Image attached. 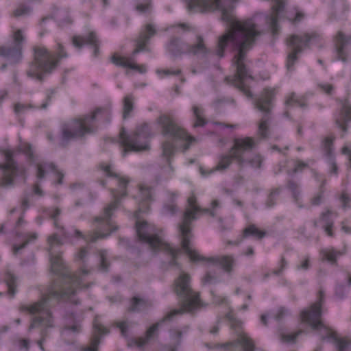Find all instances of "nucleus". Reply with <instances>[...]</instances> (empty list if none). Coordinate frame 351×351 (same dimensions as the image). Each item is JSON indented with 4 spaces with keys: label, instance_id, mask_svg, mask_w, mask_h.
Here are the masks:
<instances>
[{
    "label": "nucleus",
    "instance_id": "1",
    "mask_svg": "<svg viewBox=\"0 0 351 351\" xmlns=\"http://www.w3.org/2000/svg\"><path fill=\"white\" fill-rule=\"evenodd\" d=\"M188 6L189 9H195L199 12L216 9L221 11V19L229 24V28L218 37L215 53L221 58L228 47L237 51L232 58L236 74L233 77H226V81L237 86L247 97H251V93L243 84V80L252 78L245 60L247 52L263 34L262 30L253 19L235 20L233 15L234 7L231 4L223 5L221 0H189Z\"/></svg>",
    "mask_w": 351,
    "mask_h": 351
},
{
    "label": "nucleus",
    "instance_id": "2",
    "mask_svg": "<svg viewBox=\"0 0 351 351\" xmlns=\"http://www.w3.org/2000/svg\"><path fill=\"white\" fill-rule=\"evenodd\" d=\"M82 277L77 275L68 276L63 279L62 285L53 283L47 289L42 298L29 305L21 304L19 311L30 314H38L32 318L28 331L33 329H39L40 339L37 341L40 348L44 351L43 343L48 337L50 329L55 327V320L49 309L50 302L52 299L68 300L73 304L78 303L75 297L77 288L80 287Z\"/></svg>",
    "mask_w": 351,
    "mask_h": 351
},
{
    "label": "nucleus",
    "instance_id": "3",
    "mask_svg": "<svg viewBox=\"0 0 351 351\" xmlns=\"http://www.w3.org/2000/svg\"><path fill=\"white\" fill-rule=\"evenodd\" d=\"M175 292L180 297L181 307L179 309H173L169 312L158 322L151 326L146 331L145 337L130 339L128 340L129 347L137 346L142 348L154 337L158 328L163 323L170 322L173 318L184 313H193L202 306V302L199 299L198 293L193 291L191 287L190 277L185 273H182L175 282Z\"/></svg>",
    "mask_w": 351,
    "mask_h": 351
},
{
    "label": "nucleus",
    "instance_id": "4",
    "mask_svg": "<svg viewBox=\"0 0 351 351\" xmlns=\"http://www.w3.org/2000/svg\"><path fill=\"white\" fill-rule=\"evenodd\" d=\"M100 168L107 176L114 178L118 189L111 190L114 200L104 208L101 216L96 217L94 219L95 230L88 235L89 241L93 243L98 239L106 237L112 232L116 230L117 228H113L110 218L113 212L118 207L120 197L126 195L125 189L130 182L128 178L119 175L111 165L101 164Z\"/></svg>",
    "mask_w": 351,
    "mask_h": 351
},
{
    "label": "nucleus",
    "instance_id": "5",
    "mask_svg": "<svg viewBox=\"0 0 351 351\" xmlns=\"http://www.w3.org/2000/svg\"><path fill=\"white\" fill-rule=\"evenodd\" d=\"M32 50L33 58L29 62L25 73L28 77L39 82H43L45 75L52 73L62 59L68 57L64 47L60 43L56 44L53 51L38 45L33 47Z\"/></svg>",
    "mask_w": 351,
    "mask_h": 351
},
{
    "label": "nucleus",
    "instance_id": "6",
    "mask_svg": "<svg viewBox=\"0 0 351 351\" xmlns=\"http://www.w3.org/2000/svg\"><path fill=\"white\" fill-rule=\"evenodd\" d=\"M188 207L186 208L181 223L179 225V230L182 237V247L192 261H203L204 258L191 245L190 239L192 237L190 228V224L193 220L197 219V215L200 213H208L211 216L215 215L213 210L219 206L218 200H213L211 203L212 210L209 208L202 209L196 203L197 199L193 193L188 198Z\"/></svg>",
    "mask_w": 351,
    "mask_h": 351
},
{
    "label": "nucleus",
    "instance_id": "7",
    "mask_svg": "<svg viewBox=\"0 0 351 351\" xmlns=\"http://www.w3.org/2000/svg\"><path fill=\"white\" fill-rule=\"evenodd\" d=\"M110 113L111 106L107 105L95 108L90 114H87L83 118L76 119L64 123L61 127V145H65L72 139L82 138L86 134L93 133L97 130L93 124L97 117L109 121Z\"/></svg>",
    "mask_w": 351,
    "mask_h": 351
},
{
    "label": "nucleus",
    "instance_id": "8",
    "mask_svg": "<svg viewBox=\"0 0 351 351\" xmlns=\"http://www.w3.org/2000/svg\"><path fill=\"white\" fill-rule=\"evenodd\" d=\"M324 302V293L320 290L318 300L312 304L309 308L301 311L300 319L302 322L308 324L313 330L316 331L322 340H333L336 343V340L340 338L337 337L334 330L324 325L321 319L322 306Z\"/></svg>",
    "mask_w": 351,
    "mask_h": 351
},
{
    "label": "nucleus",
    "instance_id": "9",
    "mask_svg": "<svg viewBox=\"0 0 351 351\" xmlns=\"http://www.w3.org/2000/svg\"><path fill=\"white\" fill-rule=\"evenodd\" d=\"M136 228L140 241L147 243L152 249L155 251H163L171 258L170 265H176V258L181 252L180 249L171 247L160 237L154 234L153 228L146 221H136Z\"/></svg>",
    "mask_w": 351,
    "mask_h": 351
},
{
    "label": "nucleus",
    "instance_id": "10",
    "mask_svg": "<svg viewBox=\"0 0 351 351\" xmlns=\"http://www.w3.org/2000/svg\"><path fill=\"white\" fill-rule=\"evenodd\" d=\"M150 136V129L146 123L138 127L136 131L130 135L123 130L120 132V142L123 147V156H125L128 152H137L149 149L148 138Z\"/></svg>",
    "mask_w": 351,
    "mask_h": 351
},
{
    "label": "nucleus",
    "instance_id": "11",
    "mask_svg": "<svg viewBox=\"0 0 351 351\" xmlns=\"http://www.w3.org/2000/svg\"><path fill=\"white\" fill-rule=\"evenodd\" d=\"M273 90L265 89L255 101V108L261 113L258 123V133L263 138H267L270 133V128L273 121Z\"/></svg>",
    "mask_w": 351,
    "mask_h": 351
},
{
    "label": "nucleus",
    "instance_id": "12",
    "mask_svg": "<svg viewBox=\"0 0 351 351\" xmlns=\"http://www.w3.org/2000/svg\"><path fill=\"white\" fill-rule=\"evenodd\" d=\"M157 123L161 128V133L163 136H169L175 140H182L186 142L183 147L184 152L186 151L189 148L190 144L195 141L194 137L189 135L171 114H161L157 119Z\"/></svg>",
    "mask_w": 351,
    "mask_h": 351
},
{
    "label": "nucleus",
    "instance_id": "13",
    "mask_svg": "<svg viewBox=\"0 0 351 351\" xmlns=\"http://www.w3.org/2000/svg\"><path fill=\"white\" fill-rule=\"evenodd\" d=\"M317 34L315 32L304 33L303 34L291 35L287 40L288 47L291 51L287 57V67L291 71L294 63L297 61V54L301 53L307 48L311 42L316 38Z\"/></svg>",
    "mask_w": 351,
    "mask_h": 351
},
{
    "label": "nucleus",
    "instance_id": "14",
    "mask_svg": "<svg viewBox=\"0 0 351 351\" xmlns=\"http://www.w3.org/2000/svg\"><path fill=\"white\" fill-rule=\"evenodd\" d=\"M254 146L255 142L250 137L237 138L234 140L230 153L232 154L240 170L246 166L247 160L244 154L252 151Z\"/></svg>",
    "mask_w": 351,
    "mask_h": 351
},
{
    "label": "nucleus",
    "instance_id": "15",
    "mask_svg": "<svg viewBox=\"0 0 351 351\" xmlns=\"http://www.w3.org/2000/svg\"><path fill=\"white\" fill-rule=\"evenodd\" d=\"M12 152L7 151L5 152V164L0 165L3 169V178L0 181V186L2 187H8L13 185L14 178L19 173H23V168L19 167L13 159Z\"/></svg>",
    "mask_w": 351,
    "mask_h": 351
},
{
    "label": "nucleus",
    "instance_id": "16",
    "mask_svg": "<svg viewBox=\"0 0 351 351\" xmlns=\"http://www.w3.org/2000/svg\"><path fill=\"white\" fill-rule=\"evenodd\" d=\"M47 241L51 271L55 274H62L64 266L61 256L56 250V248L62 245L63 243L56 234L50 235L48 237Z\"/></svg>",
    "mask_w": 351,
    "mask_h": 351
},
{
    "label": "nucleus",
    "instance_id": "17",
    "mask_svg": "<svg viewBox=\"0 0 351 351\" xmlns=\"http://www.w3.org/2000/svg\"><path fill=\"white\" fill-rule=\"evenodd\" d=\"M72 44L78 49H81L84 45H88L94 48L95 56H97L99 53L100 42L95 32H90L84 36H73Z\"/></svg>",
    "mask_w": 351,
    "mask_h": 351
},
{
    "label": "nucleus",
    "instance_id": "18",
    "mask_svg": "<svg viewBox=\"0 0 351 351\" xmlns=\"http://www.w3.org/2000/svg\"><path fill=\"white\" fill-rule=\"evenodd\" d=\"M188 43L180 37L172 36L166 45V49L173 57L187 54Z\"/></svg>",
    "mask_w": 351,
    "mask_h": 351
},
{
    "label": "nucleus",
    "instance_id": "19",
    "mask_svg": "<svg viewBox=\"0 0 351 351\" xmlns=\"http://www.w3.org/2000/svg\"><path fill=\"white\" fill-rule=\"evenodd\" d=\"M0 56L7 59L10 64L19 63L23 57L22 47L20 45L0 47Z\"/></svg>",
    "mask_w": 351,
    "mask_h": 351
},
{
    "label": "nucleus",
    "instance_id": "20",
    "mask_svg": "<svg viewBox=\"0 0 351 351\" xmlns=\"http://www.w3.org/2000/svg\"><path fill=\"white\" fill-rule=\"evenodd\" d=\"M46 171L54 173L57 177V183L61 184L64 178V173L58 169L57 167L53 162H43L37 165V178L40 180L45 178Z\"/></svg>",
    "mask_w": 351,
    "mask_h": 351
},
{
    "label": "nucleus",
    "instance_id": "21",
    "mask_svg": "<svg viewBox=\"0 0 351 351\" xmlns=\"http://www.w3.org/2000/svg\"><path fill=\"white\" fill-rule=\"evenodd\" d=\"M111 61L117 66H122L124 68H130L137 71L140 73H145L146 72V66L145 65L136 64L133 62L131 58L119 56L116 54H114L111 57Z\"/></svg>",
    "mask_w": 351,
    "mask_h": 351
},
{
    "label": "nucleus",
    "instance_id": "22",
    "mask_svg": "<svg viewBox=\"0 0 351 351\" xmlns=\"http://www.w3.org/2000/svg\"><path fill=\"white\" fill-rule=\"evenodd\" d=\"M156 34V29L154 25L152 24H147L136 40V47L141 49V51L144 50L149 39Z\"/></svg>",
    "mask_w": 351,
    "mask_h": 351
},
{
    "label": "nucleus",
    "instance_id": "23",
    "mask_svg": "<svg viewBox=\"0 0 351 351\" xmlns=\"http://www.w3.org/2000/svg\"><path fill=\"white\" fill-rule=\"evenodd\" d=\"M349 42H351V35L347 37L342 32L339 31L337 32L335 36L337 56V58L343 62L346 61V54L344 51V47Z\"/></svg>",
    "mask_w": 351,
    "mask_h": 351
},
{
    "label": "nucleus",
    "instance_id": "24",
    "mask_svg": "<svg viewBox=\"0 0 351 351\" xmlns=\"http://www.w3.org/2000/svg\"><path fill=\"white\" fill-rule=\"evenodd\" d=\"M334 213L327 209L320 214L319 221L322 223V228L324 232L329 237H334L335 234L332 230L334 226V219L332 218Z\"/></svg>",
    "mask_w": 351,
    "mask_h": 351
},
{
    "label": "nucleus",
    "instance_id": "25",
    "mask_svg": "<svg viewBox=\"0 0 351 351\" xmlns=\"http://www.w3.org/2000/svg\"><path fill=\"white\" fill-rule=\"evenodd\" d=\"M209 52L207 49L205 43L204 38L202 36L198 35L196 37V41L193 44H189L187 47V54L197 56H206Z\"/></svg>",
    "mask_w": 351,
    "mask_h": 351
},
{
    "label": "nucleus",
    "instance_id": "26",
    "mask_svg": "<svg viewBox=\"0 0 351 351\" xmlns=\"http://www.w3.org/2000/svg\"><path fill=\"white\" fill-rule=\"evenodd\" d=\"M153 189L144 184L139 186V191L136 197L138 204L144 208L147 207L149 202L153 201Z\"/></svg>",
    "mask_w": 351,
    "mask_h": 351
},
{
    "label": "nucleus",
    "instance_id": "27",
    "mask_svg": "<svg viewBox=\"0 0 351 351\" xmlns=\"http://www.w3.org/2000/svg\"><path fill=\"white\" fill-rule=\"evenodd\" d=\"M284 8L285 3L283 1L280 0L273 1L271 5L272 13L269 18V22L274 32L276 31L277 27L279 14L283 11Z\"/></svg>",
    "mask_w": 351,
    "mask_h": 351
},
{
    "label": "nucleus",
    "instance_id": "28",
    "mask_svg": "<svg viewBox=\"0 0 351 351\" xmlns=\"http://www.w3.org/2000/svg\"><path fill=\"white\" fill-rule=\"evenodd\" d=\"M152 306V303L147 299L134 296L130 300L128 310L131 312H138Z\"/></svg>",
    "mask_w": 351,
    "mask_h": 351
},
{
    "label": "nucleus",
    "instance_id": "29",
    "mask_svg": "<svg viewBox=\"0 0 351 351\" xmlns=\"http://www.w3.org/2000/svg\"><path fill=\"white\" fill-rule=\"evenodd\" d=\"M266 235V232L258 229L254 224H250L242 231V238L253 237L256 239L261 240Z\"/></svg>",
    "mask_w": 351,
    "mask_h": 351
},
{
    "label": "nucleus",
    "instance_id": "30",
    "mask_svg": "<svg viewBox=\"0 0 351 351\" xmlns=\"http://www.w3.org/2000/svg\"><path fill=\"white\" fill-rule=\"evenodd\" d=\"M215 263L219 264L226 272H231L234 265L235 260L232 256L225 255L212 258Z\"/></svg>",
    "mask_w": 351,
    "mask_h": 351
},
{
    "label": "nucleus",
    "instance_id": "31",
    "mask_svg": "<svg viewBox=\"0 0 351 351\" xmlns=\"http://www.w3.org/2000/svg\"><path fill=\"white\" fill-rule=\"evenodd\" d=\"M351 121V106L344 105L340 117L336 119L337 125L343 131L346 132V123Z\"/></svg>",
    "mask_w": 351,
    "mask_h": 351
},
{
    "label": "nucleus",
    "instance_id": "32",
    "mask_svg": "<svg viewBox=\"0 0 351 351\" xmlns=\"http://www.w3.org/2000/svg\"><path fill=\"white\" fill-rule=\"evenodd\" d=\"M5 281L8 286V294L11 297H14L16 293V277L12 272V271L9 269H6V271H5Z\"/></svg>",
    "mask_w": 351,
    "mask_h": 351
},
{
    "label": "nucleus",
    "instance_id": "33",
    "mask_svg": "<svg viewBox=\"0 0 351 351\" xmlns=\"http://www.w3.org/2000/svg\"><path fill=\"white\" fill-rule=\"evenodd\" d=\"M226 316L230 321V327L232 329H234L237 333L239 334V337L237 339V340L234 341V344L235 345L236 347H238V348H239L238 350H241V346L239 344H238V343L237 342L238 339L241 336L245 335L247 337H248V336L246 334H241V326H242V322L241 321L235 319L231 314H228ZM249 338L252 341V339L250 337H249Z\"/></svg>",
    "mask_w": 351,
    "mask_h": 351
},
{
    "label": "nucleus",
    "instance_id": "34",
    "mask_svg": "<svg viewBox=\"0 0 351 351\" xmlns=\"http://www.w3.org/2000/svg\"><path fill=\"white\" fill-rule=\"evenodd\" d=\"M192 110L193 115L195 118V121L193 123V127L197 128L204 126L206 124L207 121L204 117V110L198 106H193L192 107Z\"/></svg>",
    "mask_w": 351,
    "mask_h": 351
},
{
    "label": "nucleus",
    "instance_id": "35",
    "mask_svg": "<svg viewBox=\"0 0 351 351\" xmlns=\"http://www.w3.org/2000/svg\"><path fill=\"white\" fill-rule=\"evenodd\" d=\"M234 160L232 154H222L219 157V161L215 167V170L223 171L227 169Z\"/></svg>",
    "mask_w": 351,
    "mask_h": 351
},
{
    "label": "nucleus",
    "instance_id": "36",
    "mask_svg": "<svg viewBox=\"0 0 351 351\" xmlns=\"http://www.w3.org/2000/svg\"><path fill=\"white\" fill-rule=\"evenodd\" d=\"M182 332L179 329L171 330V344L169 346V351H176L177 348L181 344Z\"/></svg>",
    "mask_w": 351,
    "mask_h": 351
},
{
    "label": "nucleus",
    "instance_id": "37",
    "mask_svg": "<svg viewBox=\"0 0 351 351\" xmlns=\"http://www.w3.org/2000/svg\"><path fill=\"white\" fill-rule=\"evenodd\" d=\"M134 97L132 95H129L124 97L123 99V119H126L129 117L130 113L132 111L134 108Z\"/></svg>",
    "mask_w": 351,
    "mask_h": 351
},
{
    "label": "nucleus",
    "instance_id": "38",
    "mask_svg": "<svg viewBox=\"0 0 351 351\" xmlns=\"http://www.w3.org/2000/svg\"><path fill=\"white\" fill-rule=\"evenodd\" d=\"M286 105L289 107L293 106H300L303 107L305 106L304 102L302 101L301 98L298 97L295 93H292L288 97L286 100Z\"/></svg>",
    "mask_w": 351,
    "mask_h": 351
},
{
    "label": "nucleus",
    "instance_id": "39",
    "mask_svg": "<svg viewBox=\"0 0 351 351\" xmlns=\"http://www.w3.org/2000/svg\"><path fill=\"white\" fill-rule=\"evenodd\" d=\"M152 8V0H143L142 2L137 3L136 10L141 14L149 13Z\"/></svg>",
    "mask_w": 351,
    "mask_h": 351
},
{
    "label": "nucleus",
    "instance_id": "40",
    "mask_svg": "<svg viewBox=\"0 0 351 351\" xmlns=\"http://www.w3.org/2000/svg\"><path fill=\"white\" fill-rule=\"evenodd\" d=\"M302 332V330H299L291 334H285L280 332L279 335L280 339L283 343H294L297 337Z\"/></svg>",
    "mask_w": 351,
    "mask_h": 351
},
{
    "label": "nucleus",
    "instance_id": "41",
    "mask_svg": "<svg viewBox=\"0 0 351 351\" xmlns=\"http://www.w3.org/2000/svg\"><path fill=\"white\" fill-rule=\"evenodd\" d=\"M335 343L337 351H351V341L348 339H337Z\"/></svg>",
    "mask_w": 351,
    "mask_h": 351
},
{
    "label": "nucleus",
    "instance_id": "42",
    "mask_svg": "<svg viewBox=\"0 0 351 351\" xmlns=\"http://www.w3.org/2000/svg\"><path fill=\"white\" fill-rule=\"evenodd\" d=\"M60 230H61V232H62L63 237H64L65 239H69L73 237H75L77 238H82V239H85V237L84 236L82 232L77 229L73 228L71 231L69 232V231H66L64 228V227H60Z\"/></svg>",
    "mask_w": 351,
    "mask_h": 351
},
{
    "label": "nucleus",
    "instance_id": "43",
    "mask_svg": "<svg viewBox=\"0 0 351 351\" xmlns=\"http://www.w3.org/2000/svg\"><path fill=\"white\" fill-rule=\"evenodd\" d=\"M32 11V8L26 4H20L14 11L16 17L28 15Z\"/></svg>",
    "mask_w": 351,
    "mask_h": 351
},
{
    "label": "nucleus",
    "instance_id": "44",
    "mask_svg": "<svg viewBox=\"0 0 351 351\" xmlns=\"http://www.w3.org/2000/svg\"><path fill=\"white\" fill-rule=\"evenodd\" d=\"M247 165H249L252 168H261L263 159L259 154H254L250 158L246 159Z\"/></svg>",
    "mask_w": 351,
    "mask_h": 351
},
{
    "label": "nucleus",
    "instance_id": "45",
    "mask_svg": "<svg viewBox=\"0 0 351 351\" xmlns=\"http://www.w3.org/2000/svg\"><path fill=\"white\" fill-rule=\"evenodd\" d=\"M322 254L325 259H326L328 261L330 262L332 264L336 263L337 256L341 255L340 252H337L334 250H322Z\"/></svg>",
    "mask_w": 351,
    "mask_h": 351
},
{
    "label": "nucleus",
    "instance_id": "46",
    "mask_svg": "<svg viewBox=\"0 0 351 351\" xmlns=\"http://www.w3.org/2000/svg\"><path fill=\"white\" fill-rule=\"evenodd\" d=\"M175 151V146L170 141H165L162 144V154L167 158L172 156Z\"/></svg>",
    "mask_w": 351,
    "mask_h": 351
},
{
    "label": "nucleus",
    "instance_id": "47",
    "mask_svg": "<svg viewBox=\"0 0 351 351\" xmlns=\"http://www.w3.org/2000/svg\"><path fill=\"white\" fill-rule=\"evenodd\" d=\"M326 183V180H323L322 183L320 186V190L313 197H312L311 202V204L313 206H318L321 204L323 197H324V190L322 189L324 185Z\"/></svg>",
    "mask_w": 351,
    "mask_h": 351
},
{
    "label": "nucleus",
    "instance_id": "48",
    "mask_svg": "<svg viewBox=\"0 0 351 351\" xmlns=\"http://www.w3.org/2000/svg\"><path fill=\"white\" fill-rule=\"evenodd\" d=\"M100 343V338L97 335H95L90 341V346L82 348V351H98V346Z\"/></svg>",
    "mask_w": 351,
    "mask_h": 351
},
{
    "label": "nucleus",
    "instance_id": "49",
    "mask_svg": "<svg viewBox=\"0 0 351 351\" xmlns=\"http://www.w3.org/2000/svg\"><path fill=\"white\" fill-rule=\"evenodd\" d=\"M61 213V210L58 208H50L47 212V215L49 216L51 219L54 221V226L57 228H60L61 226H59L58 223V217Z\"/></svg>",
    "mask_w": 351,
    "mask_h": 351
},
{
    "label": "nucleus",
    "instance_id": "50",
    "mask_svg": "<svg viewBox=\"0 0 351 351\" xmlns=\"http://www.w3.org/2000/svg\"><path fill=\"white\" fill-rule=\"evenodd\" d=\"M333 141H334V138H332L330 136L326 137L323 141V147H324V151L326 152V154L328 156H330L332 154Z\"/></svg>",
    "mask_w": 351,
    "mask_h": 351
},
{
    "label": "nucleus",
    "instance_id": "51",
    "mask_svg": "<svg viewBox=\"0 0 351 351\" xmlns=\"http://www.w3.org/2000/svg\"><path fill=\"white\" fill-rule=\"evenodd\" d=\"M20 150L25 154L29 158H33V149L30 144L27 143H23L19 146Z\"/></svg>",
    "mask_w": 351,
    "mask_h": 351
},
{
    "label": "nucleus",
    "instance_id": "52",
    "mask_svg": "<svg viewBox=\"0 0 351 351\" xmlns=\"http://www.w3.org/2000/svg\"><path fill=\"white\" fill-rule=\"evenodd\" d=\"M99 254L100 258L99 269L106 271H107L109 266V263L106 260V252L104 250H101Z\"/></svg>",
    "mask_w": 351,
    "mask_h": 351
},
{
    "label": "nucleus",
    "instance_id": "53",
    "mask_svg": "<svg viewBox=\"0 0 351 351\" xmlns=\"http://www.w3.org/2000/svg\"><path fill=\"white\" fill-rule=\"evenodd\" d=\"M293 10L295 12V16H289V20L291 21L293 23L300 22L304 18V14L298 7H295Z\"/></svg>",
    "mask_w": 351,
    "mask_h": 351
},
{
    "label": "nucleus",
    "instance_id": "54",
    "mask_svg": "<svg viewBox=\"0 0 351 351\" xmlns=\"http://www.w3.org/2000/svg\"><path fill=\"white\" fill-rule=\"evenodd\" d=\"M288 189L292 192L293 197L297 199L300 194L299 185L293 180H289L287 184Z\"/></svg>",
    "mask_w": 351,
    "mask_h": 351
},
{
    "label": "nucleus",
    "instance_id": "55",
    "mask_svg": "<svg viewBox=\"0 0 351 351\" xmlns=\"http://www.w3.org/2000/svg\"><path fill=\"white\" fill-rule=\"evenodd\" d=\"M279 193H280V191L278 189L273 190L270 193V194L268 197L267 201V205L268 207H271L276 204V198L278 196Z\"/></svg>",
    "mask_w": 351,
    "mask_h": 351
},
{
    "label": "nucleus",
    "instance_id": "56",
    "mask_svg": "<svg viewBox=\"0 0 351 351\" xmlns=\"http://www.w3.org/2000/svg\"><path fill=\"white\" fill-rule=\"evenodd\" d=\"M14 44L13 45H20L21 47H23V42L25 40V37L23 35L21 30L18 29L14 33L13 36Z\"/></svg>",
    "mask_w": 351,
    "mask_h": 351
},
{
    "label": "nucleus",
    "instance_id": "57",
    "mask_svg": "<svg viewBox=\"0 0 351 351\" xmlns=\"http://www.w3.org/2000/svg\"><path fill=\"white\" fill-rule=\"evenodd\" d=\"M339 199L341 201L343 208H346L350 207L351 197L346 192H342Z\"/></svg>",
    "mask_w": 351,
    "mask_h": 351
},
{
    "label": "nucleus",
    "instance_id": "58",
    "mask_svg": "<svg viewBox=\"0 0 351 351\" xmlns=\"http://www.w3.org/2000/svg\"><path fill=\"white\" fill-rule=\"evenodd\" d=\"M317 86L321 91L329 95L332 94L334 90L333 86L328 83L319 84Z\"/></svg>",
    "mask_w": 351,
    "mask_h": 351
},
{
    "label": "nucleus",
    "instance_id": "59",
    "mask_svg": "<svg viewBox=\"0 0 351 351\" xmlns=\"http://www.w3.org/2000/svg\"><path fill=\"white\" fill-rule=\"evenodd\" d=\"M217 279L216 276L212 272H207L202 278V282L204 285L211 284L215 282Z\"/></svg>",
    "mask_w": 351,
    "mask_h": 351
},
{
    "label": "nucleus",
    "instance_id": "60",
    "mask_svg": "<svg viewBox=\"0 0 351 351\" xmlns=\"http://www.w3.org/2000/svg\"><path fill=\"white\" fill-rule=\"evenodd\" d=\"M308 167V164L302 161V160H296L294 163V168L293 169V173H296L298 172L302 171L304 169Z\"/></svg>",
    "mask_w": 351,
    "mask_h": 351
},
{
    "label": "nucleus",
    "instance_id": "61",
    "mask_svg": "<svg viewBox=\"0 0 351 351\" xmlns=\"http://www.w3.org/2000/svg\"><path fill=\"white\" fill-rule=\"evenodd\" d=\"M29 340L28 339H19L16 341L17 346L20 349H25L27 350L29 348Z\"/></svg>",
    "mask_w": 351,
    "mask_h": 351
},
{
    "label": "nucleus",
    "instance_id": "62",
    "mask_svg": "<svg viewBox=\"0 0 351 351\" xmlns=\"http://www.w3.org/2000/svg\"><path fill=\"white\" fill-rule=\"evenodd\" d=\"M310 267V259L309 257L306 256L303 258L300 263L297 266V269L307 270Z\"/></svg>",
    "mask_w": 351,
    "mask_h": 351
},
{
    "label": "nucleus",
    "instance_id": "63",
    "mask_svg": "<svg viewBox=\"0 0 351 351\" xmlns=\"http://www.w3.org/2000/svg\"><path fill=\"white\" fill-rule=\"evenodd\" d=\"M93 327L95 332L99 334H106L108 332L107 328L103 326L101 324L98 323L97 321L94 322Z\"/></svg>",
    "mask_w": 351,
    "mask_h": 351
},
{
    "label": "nucleus",
    "instance_id": "64",
    "mask_svg": "<svg viewBox=\"0 0 351 351\" xmlns=\"http://www.w3.org/2000/svg\"><path fill=\"white\" fill-rule=\"evenodd\" d=\"M177 210L175 204L166 205L163 208V213L166 215H173Z\"/></svg>",
    "mask_w": 351,
    "mask_h": 351
}]
</instances>
